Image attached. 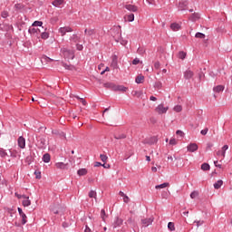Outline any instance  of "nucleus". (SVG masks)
I'll return each instance as SVG.
<instances>
[{
    "mask_svg": "<svg viewBox=\"0 0 232 232\" xmlns=\"http://www.w3.org/2000/svg\"><path fill=\"white\" fill-rule=\"evenodd\" d=\"M227 150H229V146L224 145V146L222 147V151H221L222 157H226V151H227Z\"/></svg>",
    "mask_w": 232,
    "mask_h": 232,
    "instance_id": "obj_37",
    "label": "nucleus"
},
{
    "mask_svg": "<svg viewBox=\"0 0 232 232\" xmlns=\"http://www.w3.org/2000/svg\"><path fill=\"white\" fill-rule=\"evenodd\" d=\"M141 223L145 227H148V226H151V224H153V218L141 219Z\"/></svg>",
    "mask_w": 232,
    "mask_h": 232,
    "instance_id": "obj_10",
    "label": "nucleus"
},
{
    "mask_svg": "<svg viewBox=\"0 0 232 232\" xmlns=\"http://www.w3.org/2000/svg\"><path fill=\"white\" fill-rule=\"evenodd\" d=\"M201 169L203 171H209V169H211V166H209L208 163H203L201 165Z\"/></svg>",
    "mask_w": 232,
    "mask_h": 232,
    "instance_id": "obj_30",
    "label": "nucleus"
},
{
    "mask_svg": "<svg viewBox=\"0 0 232 232\" xmlns=\"http://www.w3.org/2000/svg\"><path fill=\"white\" fill-rule=\"evenodd\" d=\"M139 63H140V60L139 58H135V59L132 61V64H134V65L139 64Z\"/></svg>",
    "mask_w": 232,
    "mask_h": 232,
    "instance_id": "obj_59",
    "label": "nucleus"
},
{
    "mask_svg": "<svg viewBox=\"0 0 232 232\" xmlns=\"http://www.w3.org/2000/svg\"><path fill=\"white\" fill-rule=\"evenodd\" d=\"M70 41H72V43H81V37H79L77 34H72Z\"/></svg>",
    "mask_w": 232,
    "mask_h": 232,
    "instance_id": "obj_24",
    "label": "nucleus"
},
{
    "mask_svg": "<svg viewBox=\"0 0 232 232\" xmlns=\"http://www.w3.org/2000/svg\"><path fill=\"white\" fill-rule=\"evenodd\" d=\"M51 159H52V157L50 156V153H45V154H44L42 160L45 163H48V162H50Z\"/></svg>",
    "mask_w": 232,
    "mask_h": 232,
    "instance_id": "obj_22",
    "label": "nucleus"
},
{
    "mask_svg": "<svg viewBox=\"0 0 232 232\" xmlns=\"http://www.w3.org/2000/svg\"><path fill=\"white\" fill-rule=\"evenodd\" d=\"M174 111H178V112L182 111V106L181 105H176L174 107Z\"/></svg>",
    "mask_w": 232,
    "mask_h": 232,
    "instance_id": "obj_52",
    "label": "nucleus"
},
{
    "mask_svg": "<svg viewBox=\"0 0 232 232\" xmlns=\"http://www.w3.org/2000/svg\"><path fill=\"white\" fill-rule=\"evenodd\" d=\"M9 13L8 11H2L1 12V17H3V19H6V17H8Z\"/></svg>",
    "mask_w": 232,
    "mask_h": 232,
    "instance_id": "obj_45",
    "label": "nucleus"
},
{
    "mask_svg": "<svg viewBox=\"0 0 232 232\" xmlns=\"http://www.w3.org/2000/svg\"><path fill=\"white\" fill-rule=\"evenodd\" d=\"M28 32L31 35H39V34H41V29L39 28H35V27H30L28 29Z\"/></svg>",
    "mask_w": 232,
    "mask_h": 232,
    "instance_id": "obj_11",
    "label": "nucleus"
},
{
    "mask_svg": "<svg viewBox=\"0 0 232 232\" xmlns=\"http://www.w3.org/2000/svg\"><path fill=\"white\" fill-rule=\"evenodd\" d=\"M61 53L63 55V57L65 59H74L75 58V53H73V51L66 48V47H63L61 49Z\"/></svg>",
    "mask_w": 232,
    "mask_h": 232,
    "instance_id": "obj_1",
    "label": "nucleus"
},
{
    "mask_svg": "<svg viewBox=\"0 0 232 232\" xmlns=\"http://www.w3.org/2000/svg\"><path fill=\"white\" fill-rule=\"evenodd\" d=\"M52 133L53 135H60V137L66 139V134H64V132L59 133V130H53Z\"/></svg>",
    "mask_w": 232,
    "mask_h": 232,
    "instance_id": "obj_39",
    "label": "nucleus"
},
{
    "mask_svg": "<svg viewBox=\"0 0 232 232\" xmlns=\"http://www.w3.org/2000/svg\"><path fill=\"white\" fill-rule=\"evenodd\" d=\"M193 75H195V73L191 70H188L184 72V79L189 81V79H193Z\"/></svg>",
    "mask_w": 232,
    "mask_h": 232,
    "instance_id": "obj_12",
    "label": "nucleus"
},
{
    "mask_svg": "<svg viewBox=\"0 0 232 232\" xmlns=\"http://www.w3.org/2000/svg\"><path fill=\"white\" fill-rule=\"evenodd\" d=\"M119 57L114 54L112 55V60H111V67L113 68V70H117V68H119Z\"/></svg>",
    "mask_w": 232,
    "mask_h": 232,
    "instance_id": "obj_5",
    "label": "nucleus"
},
{
    "mask_svg": "<svg viewBox=\"0 0 232 232\" xmlns=\"http://www.w3.org/2000/svg\"><path fill=\"white\" fill-rule=\"evenodd\" d=\"M197 197H198V192L197 191L191 192L190 198H197Z\"/></svg>",
    "mask_w": 232,
    "mask_h": 232,
    "instance_id": "obj_53",
    "label": "nucleus"
},
{
    "mask_svg": "<svg viewBox=\"0 0 232 232\" xmlns=\"http://www.w3.org/2000/svg\"><path fill=\"white\" fill-rule=\"evenodd\" d=\"M35 179H41V172L40 171H34Z\"/></svg>",
    "mask_w": 232,
    "mask_h": 232,
    "instance_id": "obj_57",
    "label": "nucleus"
},
{
    "mask_svg": "<svg viewBox=\"0 0 232 232\" xmlns=\"http://www.w3.org/2000/svg\"><path fill=\"white\" fill-rule=\"evenodd\" d=\"M69 32H73V29H72L70 26H64L59 29V34H61L62 37H64V35H66V34Z\"/></svg>",
    "mask_w": 232,
    "mask_h": 232,
    "instance_id": "obj_4",
    "label": "nucleus"
},
{
    "mask_svg": "<svg viewBox=\"0 0 232 232\" xmlns=\"http://www.w3.org/2000/svg\"><path fill=\"white\" fill-rule=\"evenodd\" d=\"M17 142L21 150H24L26 148V140L24 139V137L20 136L17 140Z\"/></svg>",
    "mask_w": 232,
    "mask_h": 232,
    "instance_id": "obj_6",
    "label": "nucleus"
},
{
    "mask_svg": "<svg viewBox=\"0 0 232 232\" xmlns=\"http://www.w3.org/2000/svg\"><path fill=\"white\" fill-rule=\"evenodd\" d=\"M103 88H106L107 90H112L113 92H115V83L105 82V83H103Z\"/></svg>",
    "mask_w": 232,
    "mask_h": 232,
    "instance_id": "obj_15",
    "label": "nucleus"
},
{
    "mask_svg": "<svg viewBox=\"0 0 232 232\" xmlns=\"http://www.w3.org/2000/svg\"><path fill=\"white\" fill-rule=\"evenodd\" d=\"M170 28L173 30V32H179V30H180L181 26L177 23H172L170 24Z\"/></svg>",
    "mask_w": 232,
    "mask_h": 232,
    "instance_id": "obj_21",
    "label": "nucleus"
},
{
    "mask_svg": "<svg viewBox=\"0 0 232 232\" xmlns=\"http://www.w3.org/2000/svg\"><path fill=\"white\" fill-rule=\"evenodd\" d=\"M18 213L22 218V225L24 226V224H26L28 222V220H26L28 218L26 217V214H24V212H23V208H18Z\"/></svg>",
    "mask_w": 232,
    "mask_h": 232,
    "instance_id": "obj_7",
    "label": "nucleus"
},
{
    "mask_svg": "<svg viewBox=\"0 0 232 232\" xmlns=\"http://www.w3.org/2000/svg\"><path fill=\"white\" fill-rule=\"evenodd\" d=\"M100 159H101L102 162H106L108 160V156H106L104 154H101Z\"/></svg>",
    "mask_w": 232,
    "mask_h": 232,
    "instance_id": "obj_47",
    "label": "nucleus"
},
{
    "mask_svg": "<svg viewBox=\"0 0 232 232\" xmlns=\"http://www.w3.org/2000/svg\"><path fill=\"white\" fill-rule=\"evenodd\" d=\"M194 224H197V227H200L204 224V220H195Z\"/></svg>",
    "mask_w": 232,
    "mask_h": 232,
    "instance_id": "obj_51",
    "label": "nucleus"
},
{
    "mask_svg": "<svg viewBox=\"0 0 232 232\" xmlns=\"http://www.w3.org/2000/svg\"><path fill=\"white\" fill-rule=\"evenodd\" d=\"M53 6H55L56 8H58L59 6L64 5V0H53L52 2Z\"/></svg>",
    "mask_w": 232,
    "mask_h": 232,
    "instance_id": "obj_18",
    "label": "nucleus"
},
{
    "mask_svg": "<svg viewBox=\"0 0 232 232\" xmlns=\"http://www.w3.org/2000/svg\"><path fill=\"white\" fill-rule=\"evenodd\" d=\"M83 48H84V47L82 46V44H76V49H77L79 52H82Z\"/></svg>",
    "mask_w": 232,
    "mask_h": 232,
    "instance_id": "obj_56",
    "label": "nucleus"
},
{
    "mask_svg": "<svg viewBox=\"0 0 232 232\" xmlns=\"http://www.w3.org/2000/svg\"><path fill=\"white\" fill-rule=\"evenodd\" d=\"M5 211H7V213L10 215V217H14V214L16 213V211L14 210V208H6Z\"/></svg>",
    "mask_w": 232,
    "mask_h": 232,
    "instance_id": "obj_32",
    "label": "nucleus"
},
{
    "mask_svg": "<svg viewBox=\"0 0 232 232\" xmlns=\"http://www.w3.org/2000/svg\"><path fill=\"white\" fill-rule=\"evenodd\" d=\"M128 90L124 85H115L114 92H126Z\"/></svg>",
    "mask_w": 232,
    "mask_h": 232,
    "instance_id": "obj_19",
    "label": "nucleus"
},
{
    "mask_svg": "<svg viewBox=\"0 0 232 232\" xmlns=\"http://www.w3.org/2000/svg\"><path fill=\"white\" fill-rule=\"evenodd\" d=\"M188 0H181L178 5V10L179 11H184L188 9Z\"/></svg>",
    "mask_w": 232,
    "mask_h": 232,
    "instance_id": "obj_3",
    "label": "nucleus"
},
{
    "mask_svg": "<svg viewBox=\"0 0 232 232\" xmlns=\"http://www.w3.org/2000/svg\"><path fill=\"white\" fill-rule=\"evenodd\" d=\"M38 148L40 150H46V138L44 136H38L36 137Z\"/></svg>",
    "mask_w": 232,
    "mask_h": 232,
    "instance_id": "obj_2",
    "label": "nucleus"
},
{
    "mask_svg": "<svg viewBox=\"0 0 232 232\" xmlns=\"http://www.w3.org/2000/svg\"><path fill=\"white\" fill-rule=\"evenodd\" d=\"M168 186H169V183L165 182L160 185H156V189H164V188H168Z\"/></svg>",
    "mask_w": 232,
    "mask_h": 232,
    "instance_id": "obj_29",
    "label": "nucleus"
},
{
    "mask_svg": "<svg viewBox=\"0 0 232 232\" xmlns=\"http://www.w3.org/2000/svg\"><path fill=\"white\" fill-rule=\"evenodd\" d=\"M125 8L129 12H137L139 10V7H137V5H126Z\"/></svg>",
    "mask_w": 232,
    "mask_h": 232,
    "instance_id": "obj_17",
    "label": "nucleus"
},
{
    "mask_svg": "<svg viewBox=\"0 0 232 232\" xmlns=\"http://www.w3.org/2000/svg\"><path fill=\"white\" fill-rule=\"evenodd\" d=\"M123 222H124V220H122V218L116 217V218L112 224L113 229H115L116 227H121V225L123 224Z\"/></svg>",
    "mask_w": 232,
    "mask_h": 232,
    "instance_id": "obj_9",
    "label": "nucleus"
},
{
    "mask_svg": "<svg viewBox=\"0 0 232 232\" xmlns=\"http://www.w3.org/2000/svg\"><path fill=\"white\" fill-rule=\"evenodd\" d=\"M127 21H129V23H133V21H135V14H128Z\"/></svg>",
    "mask_w": 232,
    "mask_h": 232,
    "instance_id": "obj_34",
    "label": "nucleus"
},
{
    "mask_svg": "<svg viewBox=\"0 0 232 232\" xmlns=\"http://www.w3.org/2000/svg\"><path fill=\"white\" fill-rule=\"evenodd\" d=\"M213 90L216 93H220V92H224V86L223 85H218V86L214 87Z\"/></svg>",
    "mask_w": 232,
    "mask_h": 232,
    "instance_id": "obj_27",
    "label": "nucleus"
},
{
    "mask_svg": "<svg viewBox=\"0 0 232 232\" xmlns=\"http://www.w3.org/2000/svg\"><path fill=\"white\" fill-rule=\"evenodd\" d=\"M105 169H110L111 166L110 164L104 162L102 165Z\"/></svg>",
    "mask_w": 232,
    "mask_h": 232,
    "instance_id": "obj_62",
    "label": "nucleus"
},
{
    "mask_svg": "<svg viewBox=\"0 0 232 232\" xmlns=\"http://www.w3.org/2000/svg\"><path fill=\"white\" fill-rule=\"evenodd\" d=\"M101 218L103 221L106 220V211L104 209H102L101 211Z\"/></svg>",
    "mask_w": 232,
    "mask_h": 232,
    "instance_id": "obj_50",
    "label": "nucleus"
},
{
    "mask_svg": "<svg viewBox=\"0 0 232 232\" xmlns=\"http://www.w3.org/2000/svg\"><path fill=\"white\" fill-rule=\"evenodd\" d=\"M212 147H213V143L211 142L207 143V151L208 150H211Z\"/></svg>",
    "mask_w": 232,
    "mask_h": 232,
    "instance_id": "obj_64",
    "label": "nucleus"
},
{
    "mask_svg": "<svg viewBox=\"0 0 232 232\" xmlns=\"http://www.w3.org/2000/svg\"><path fill=\"white\" fill-rule=\"evenodd\" d=\"M168 229H169V231H175V223L169 222L168 223Z\"/></svg>",
    "mask_w": 232,
    "mask_h": 232,
    "instance_id": "obj_38",
    "label": "nucleus"
},
{
    "mask_svg": "<svg viewBox=\"0 0 232 232\" xmlns=\"http://www.w3.org/2000/svg\"><path fill=\"white\" fill-rule=\"evenodd\" d=\"M114 139H116V140H121L123 139H126V134H114Z\"/></svg>",
    "mask_w": 232,
    "mask_h": 232,
    "instance_id": "obj_28",
    "label": "nucleus"
},
{
    "mask_svg": "<svg viewBox=\"0 0 232 232\" xmlns=\"http://www.w3.org/2000/svg\"><path fill=\"white\" fill-rule=\"evenodd\" d=\"M169 144L170 146H177V140L175 138L170 139Z\"/></svg>",
    "mask_w": 232,
    "mask_h": 232,
    "instance_id": "obj_54",
    "label": "nucleus"
},
{
    "mask_svg": "<svg viewBox=\"0 0 232 232\" xmlns=\"http://www.w3.org/2000/svg\"><path fill=\"white\" fill-rule=\"evenodd\" d=\"M169 108L164 107V104H160L158 105V108H156V111L160 114L162 115V113H166L168 111Z\"/></svg>",
    "mask_w": 232,
    "mask_h": 232,
    "instance_id": "obj_8",
    "label": "nucleus"
},
{
    "mask_svg": "<svg viewBox=\"0 0 232 232\" xmlns=\"http://www.w3.org/2000/svg\"><path fill=\"white\" fill-rule=\"evenodd\" d=\"M34 161V156L32 154H30L29 156L26 157L25 159V162L30 165L32 164Z\"/></svg>",
    "mask_w": 232,
    "mask_h": 232,
    "instance_id": "obj_31",
    "label": "nucleus"
},
{
    "mask_svg": "<svg viewBox=\"0 0 232 232\" xmlns=\"http://www.w3.org/2000/svg\"><path fill=\"white\" fill-rule=\"evenodd\" d=\"M32 26H43L42 21H34L32 24Z\"/></svg>",
    "mask_w": 232,
    "mask_h": 232,
    "instance_id": "obj_48",
    "label": "nucleus"
},
{
    "mask_svg": "<svg viewBox=\"0 0 232 232\" xmlns=\"http://www.w3.org/2000/svg\"><path fill=\"white\" fill-rule=\"evenodd\" d=\"M77 174L80 177H84V175H88V169H78Z\"/></svg>",
    "mask_w": 232,
    "mask_h": 232,
    "instance_id": "obj_23",
    "label": "nucleus"
},
{
    "mask_svg": "<svg viewBox=\"0 0 232 232\" xmlns=\"http://www.w3.org/2000/svg\"><path fill=\"white\" fill-rule=\"evenodd\" d=\"M198 19H200V14L198 13H194L189 16V20L192 21V23L198 21Z\"/></svg>",
    "mask_w": 232,
    "mask_h": 232,
    "instance_id": "obj_16",
    "label": "nucleus"
},
{
    "mask_svg": "<svg viewBox=\"0 0 232 232\" xmlns=\"http://www.w3.org/2000/svg\"><path fill=\"white\" fill-rule=\"evenodd\" d=\"M84 34H85V35H88L89 37L92 35H95V29H85Z\"/></svg>",
    "mask_w": 232,
    "mask_h": 232,
    "instance_id": "obj_25",
    "label": "nucleus"
},
{
    "mask_svg": "<svg viewBox=\"0 0 232 232\" xmlns=\"http://www.w3.org/2000/svg\"><path fill=\"white\" fill-rule=\"evenodd\" d=\"M14 8L15 10H23V8H24V5H23L22 4H15Z\"/></svg>",
    "mask_w": 232,
    "mask_h": 232,
    "instance_id": "obj_46",
    "label": "nucleus"
},
{
    "mask_svg": "<svg viewBox=\"0 0 232 232\" xmlns=\"http://www.w3.org/2000/svg\"><path fill=\"white\" fill-rule=\"evenodd\" d=\"M179 59H182V60L186 59V53L184 51H180L179 53Z\"/></svg>",
    "mask_w": 232,
    "mask_h": 232,
    "instance_id": "obj_43",
    "label": "nucleus"
},
{
    "mask_svg": "<svg viewBox=\"0 0 232 232\" xmlns=\"http://www.w3.org/2000/svg\"><path fill=\"white\" fill-rule=\"evenodd\" d=\"M132 95H134V96L136 95L137 97H140L142 95V92H139V91H133Z\"/></svg>",
    "mask_w": 232,
    "mask_h": 232,
    "instance_id": "obj_55",
    "label": "nucleus"
},
{
    "mask_svg": "<svg viewBox=\"0 0 232 232\" xmlns=\"http://www.w3.org/2000/svg\"><path fill=\"white\" fill-rule=\"evenodd\" d=\"M154 88H157L158 90H160V88H162V82H156L154 83Z\"/></svg>",
    "mask_w": 232,
    "mask_h": 232,
    "instance_id": "obj_44",
    "label": "nucleus"
},
{
    "mask_svg": "<svg viewBox=\"0 0 232 232\" xmlns=\"http://www.w3.org/2000/svg\"><path fill=\"white\" fill-rule=\"evenodd\" d=\"M135 82L137 84H142L144 82V75L142 74L138 75L135 79Z\"/></svg>",
    "mask_w": 232,
    "mask_h": 232,
    "instance_id": "obj_20",
    "label": "nucleus"
},
{
    "mask_svg": "<svg viewBox=\"0 0 232 232\" xmlns=\"http://www.w3.org/2000/svg\"><path fill=\"white\" fill-rule=\"evenodd\" d=\"M154 68H155L156 70H159V68H160V62H155V63H154Z\"/></svg>",
    "mask_w": 232,
    "mask_h": 232,
    "instance_id": "obj_60",
    "label": "nucleus"
},
{
    "mask_svg": "<svg viewBox=\"0 0 232 232\" xmlns=\"http://www.w3.org/2000/svg\"><path fill=\"white\" fill-rule=\"evenodd\" d=\"M208 129L206 128L200 131L201 135H208Z\"/></svg>",
    "mask_w": 232,
    "mask_h": 232,
    "instance_id": "obj_61",
    "label": "nucleus"
},
{
    "mask_svg": "<svg viewBox=\"0 0 232 232\" xmlns=\"http://www.w3.org/2000/svg\"><path fill=\"white\" fill-rule=\"evenodd\" d=\"M51 211H52L54 215H59V209H58L57 207H55V206H52V207H51Z\"/></svg>",
    "mask_w": 232,
    "mask_h": 232,
    "instance_id": "obj_40",
    "label": "nucleus"
},
{
    "mask_svg": "<svg viewBox=\"0 0 232 232\" xmlns=\"http://www.w3.org/2000/svg\"><path fill=\"white\" fill-rule=\"evenodd\" d=\"M22 204L24 208H28V206L32 205V201H30V199L27 198V199L23 200Z\"/></svg>",
    "mask_w": 232,
    "mask_h": 232,
    "instance_id": "obj_35",
    "label": "nucleus"
},
{
    "mask_svg": "<svg viewBox=\"0 0 232 232\" xmlns=\"http://www.w3.org/2000/svg\"><path fill=\"white\" fill-rule=\"evenodd\" d=\"M123 201L125 202V204H128V202H130V198L128 196H123Z\"/></svg>",
    "mask_w": 232,
    "mask_h": 232,
    "instance_id": "obj_63",
    "label": "nucleus"
},
{
    "mask_svg": "<svg viewBox=\"0 0 232 232\" xmlns=\"http://www.w3.org/2000/svg\"><path fill=\"white\" fill-rule=\"evenodd\" d=\"M96 197H97V192H95L94 190H91L89 192V198H96Z\"/></svg>",
    "mask_w": 232,
    "mask_h": 232,
    "instance_id": "obj_41",
    "label": "nucleus"
},
{
    "mask_svg": "<svg viewBox=\"0 0 232 232\" xmlns=\"http://www.w3.org/2000/svg\"><path fill=\"white\" fill-rule=\"evenodd\" d=\"M197 150H198V145H197V143H190L188 146V151H190V153L197 151Z\"/></svg>",
    "mask_w": 232,
    "mask_h": 232,
    "instance_id": "obj_13",
    "label": "nucleus"
},
{
    "mask_svg": "<svg viewBox=\"0 0 232 232\" xmlns=\"http://www.w3.org/2000/svg\"><path fill=\"white\" fill-rule=\"evenodd\" d=\"M195 37L196 39H206V34L198 32V33H196Z\"/></svg>",
    "mask_w": 232,
    "mask_h": 232,
    "instance_id": "obj_33",
    "label": "nucleus"
},
{
    "mask_svg": "<svg viewBox=\"0 0 232 232\" xmlns=\"http://www.w3.org/2000/svg\"><path fill=\"white\" fill-rule=\"evenodd\" d=\"M57 169H68V163L57 162L55 163Z\"/></svg>",
    "mask_w": 232,
    "mask_h": 232,
    "instance_id": "obj_14",
    "label": "nucleus"
},
{
    "mask_svg": "<svg viewBox=\"0 0 232 232\" xmlns=\"http://www.w3.org/2000/svg\"><path fill=\"white\" fill-rule=\"evenodd\" d=\"M8 153H6V150H5V149L0 148V157H2V159H5V157H7Z\"/></svg>",
    "mask_w": 232,
    "mask_h": 232,
    "instance_id": "obj_36",
    "label": "nucleus"
},
{
    "mask_svg": "<svg viewBox=\"0 0 232 232\" xmlns=\"http://www.w3.org/2000/svg\"><path fill=\"white\" fill-rule=\"evenodd\" d=\"M41 37L42 39H48V37H50V34L47 32H43L41 33Z\"/></svg>",
    "mask_w": 232,
    "mask_h": 232,
    "instance_id": "obj_42",
    "label": "nucleus"
},
{
    "mask_svg": "<svg viewBox=\"0 0 232 232\" xmlns=\"http://www.w3.org/2000/svg\"><path fill=\"white\" fill-rule=\"evenodd\" d=\"M222 184H224V181H222V179H218L216 183H214L215 189H220V188H222Z\"/></svg>",
    "mask_w": 232,
    "mask_h": 232,
    "instance_id": "obj_26",
    "label": "nucleus"
},
{
    "mask_svg": "<svg viewBox=\"0 0 232 232\" xmlns=\"http://www.w3.org/2000/svg\"><path fill=\"white\" fill-rule=\"evenodd\" d=\"M145 52H146V51H145L144 49L140 48V47H139V48H138V51H137V53H140V55L144 54Z\"/></svg>",
    "mask_w": 232,
    "mask_h": 232,
    "instance_id": "obj_58",
    "label": "nucleus"
},
{
    "mask_svg": "<svg viewBox=\"0 0 232 232\" xmlns=\"http://www.w3.org/2000/svg\"><path fill=\"white\" fill-rule=\"evenodd\" d=\"M63 68L65 70H73V65H68L67 63H63Z\"/></svg>",
    "mask_w": 232,
    "mask_h": 232,
    "instance_id": "obj_49",
    "label": "nucleus"
}]
</instances>
